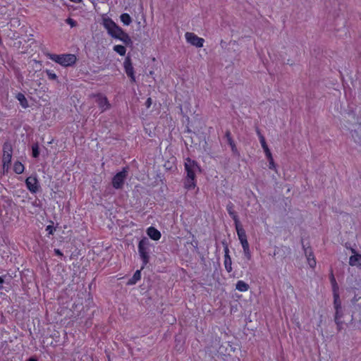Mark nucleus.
<instances>
[{
	"label": "nucleus",
	"instance_id": "cd10ccee",
	"mask_svg": "<svg viewBox=\"0 0 361 361\" xmlns=\"http://www.w3.org/2000/svg\"><path fill=\"white\" fill-rule=\"evenodd\" d=\"M332 286V290H333V294H334V298H340L339 293H338V285L337 283H334V284H331Z\"/></svg>",
	"mask_w": 361,
	"mask_h": 361
},
{
	"label": "nucleus",
	"instance_id": "a211bd4d",
	"mask_svg": "<svg viewBox=\"0 0 361 361\" xmlns=\"http://www.w3.org/2000/svg\"><path fill=\"white\" fill-rule=\"evenodd\" d=\"M147 233L154 240H159L161 236V233L153 226L147 228Z\"/></svg>",
	"mask_w": 361,
	"mask_h": 361
},
{
	"label": "nucleus",
	"instance_id": "bb28decb",
	"mask_svg": "<svg viewBox=\"0 0 361 361\" xmlns=\"http://www.w3.org/2000/svg\"><path fill=\"white\" fill-rule=\"evenodd\" d=\"M114 50L121 56H124L126 52V49L123 45H116L114 47Z\"/></svg>",
	"mask_w": 361,
	"mask_h": 361
},
{
	"label": "nucleus",
	"instance_id": "f257e3e1",
	"mask_svg": "<svg viewBox=\"0 0 361 361\" xmlns=\"http://www.w3.org/2000/svg\"><path fill=\"white\" fill-rule=\"evenodd\" d=\"M149 245L150 243L149 239L145 237L141 239L139 242L138 252L143 264V265L141 267V269H143L145 268V266H146L149 262Z\"/></svg>",
	"mask_w": 361,
	"mask_h": 361
},
{
	"label": "nucleus",
	"instance_id": "c9c22d12",
	"mask_svg": "<svg viewBox=\"0 0 361 361\" xmlns=\"http://www.w3.org/2000/svg\"><path fill=\"white\" fill-rule=\"evenodd\" d=\"M243 252H244V255H245V257L248 260H250L251 259V257H252L250 250V249H247V250H243Z\"/></svg>",
	"mask_w": 361,
	"mask_h": 361
},
{
	"label": "nucleus",
	"instance_id": "7c9ffc66",
	"mask_svg": "<svg viewBox=\"0 0 361 361\" xmlns=\"http://www.w3.org/2000/svg\"><path fill=\"white\" fill-rule=\"evenodd\" d=\"M51 224L49 225L46 228V231H48L49 235H53L55 231V228L54 227V222L51 221Z\"/></svg>",
	"mask_w": 361,
	"mask_h": 361
},
{
	"label": "nucleus",
	"instance_id": "f3484780",
	"mask_svg": "<svg viewBox=\"0 0 361 361\" xmlns=\"http://www.w3.org/2000/svg\"><path fill=\"white\" fill-rule=\"evenodd\" d=\"M196 176H192L191 178L188 176L184 179V187L187 190H192L196 187Z\"/></svg>",
	"mask_w": 361,
	"mask_h": 361
},
{
	"label": "nucleus",
	"instance_id": "5701e85b",
	"mask_svg": "<svg viewBox=\"0 0 361 361\" xmlns=\"http://www.w3.org/2000/svg\"><path fill=\"white\" fill-rule=\"evenodd\" d=\"M250 288L249 284L245 283L243 281H238L236 283V289L240 291L244 292L247 291Z\"/></svg>",
	"mask_w": 361,
	"mask_h": 361
},
{
	"label": "nucleus",
	"instance_id": "7ed1b4c3",
	"mask_svg": "<svg viewBox=\"0 0 361 361\" xmlns=\"http://www.w3.org/2000/svg\"><path fill=\"white\" fill-rule=\"evenodd\" d=\"M103 25L107 30L108 33L114 38L120 37V35L124 32L123 29L116 25L111 18H104Z\"/></svg>",
	"mask_w": 361,
	"mask_h": 361
},
{
	"label": "nucleus",
	"instance_id": "2eb2a0df",
	"mask_svg": "<svg viewBox=\"0 0 361 361\" xmlns=\"http://www.w3.org/2000/svg\"><path fill=\"white\" fill-rule=\"evenodd\" d=\"M350 251L353 255L350 257L349 264L352 267H361V255L357 253L354 248H350Z\"/></svg>",
	"mask_w": 361,
	"mask_h": 361
},
{
	"label": "nucleus",
	"instance_id": "aec40b11",
	"mask_svg": "<svg viewBox=\"0 0 361 361\" xmlns=\"http://www.w3.org/2000/svg\"><path fill=\"white\" fill-rule=\"evenodd\" d=\"M141 269L140 270H137L133 277L130 279L128 281V285H134L141 279Z\"/></svg>",
	"mask_w": 361,
	"mask_h": 361
},
{
	"label": "nucleus",
	"instance_id": "ddd939ff",
	"mask_svg": "<svg viewBox=\"0 0 361 361\" xmlns=\"http://www.w3.org/2000/svg\"><path fill=\"white\" fill-rule=\"evenodd\" d=\"M303 247L307 263L311 268L314 269L316 267L317 262L312 249L310 247L305 248L303 246Z\"/></svg>",
	"mask_w": 361,
	"mask_h": 361
},
{
	"label": "nucleus",
	"instance_id": "473e14b6",
	"mask_svg": "<svg viewBox=\"0 0 361 361\" xmlns=\"http://www.w3.org/2000/svg\"><path fill=\"white\" fill-rule=\"evenodd\" d=\"M226 210H227L228 214L235 211V206L231 202H229L227 204Z\"/></svg>",
	"mask_w": 361,
	"mask_h": 361
},
{
	"label": "nucleus",
	"instance_id": "58836bf2",
	"mask_svg": "<svg viewBox=\"0 0 361 361\" xmlns=\"http://www.w3.org/2000/svg\"><path fill=\"white\" fill-rule=\"evenodd\" d=\"M54 252H55V254L56 255H58L59 257H63V253L59 249H54Z\"/></svg>",
	"mask_w": 361,
	"mask_h": 361
},
{
	"label": "nucleus",
	"instance_id": "4be33fe9",
	"mask_svg": "<svg viewBox=\"0 0 361 361\" xmlns=\"http://www.w3.org/2000/svg\"><path fill=\"white\" fill-rule=\"evenodd\" d=\"M16 98L23 108H27L29 106L27 100L23 93L19 92L17 94Z\"/></svg>",
	"mask_w": 361,
	"mask_h": 361
},
{
	"label": "nucleus",
	"instance_id": "f704fd0d",
	"mask_svg": "<svg viewBox=\"0 0 361 361\" xmlns=\"http://www.w3.org/2000/svg\"><path fill=\"white\" fill-rule=\"evenodd\" d=\"M225 137L227 140V142H229V141H231L233 139L232 137V135H231V133L230 130H226V133H225Z\"/></svg>",
	"mask_w": 361,
	"mask_h": 361
},
{
	"label": "nucleus",
	"instance_id": "6e6552de",
	"mask_svg": "<svg viewBox=\"0 0 361 361\" xmlns=\"http://www.w3.org/2000/svg\"><path fill=\"white\" fill-rule=\"evenodd\" d=\"M90 97L96 99V103L102 109V112H104L111 108V104L109 103L107 97L104 94L101 93L92 94Z\"/></svg>",
	"mask_w": 361,
	"mask_h": 361
},
{
	"label": "nucleus",
	"instance_id": "6ab92c4d",
	"mask_svg": "<svg viewBox=\"0 0 361 361\" xmlns=\"http://www.w3.org/2000/svg\"><path fill=\"white\" fill-rule=\"evenodd\" d=\"M229 215L233 219V220L234 221L235 230L243 228V225L241 224V223L239 221L238 215L235 210L234 212H231V214H229Z\"/></svg>",
	"mask_w": 361,
	"mask_h": 361
},
{
	"label": "nucleus",
	"instance_id": "0eeeda50",
	"mask_svg": "<svg viewBox=\"0 0 361 361\" xmlns=\"http://www.w3.org/2000/svg\"><path fill=\"white\" fill-rule=\"evenodd\" d=\"M184 166H185V170L187 173L186 176H188L189 178H190L192 176H196V175H195L196 171L200 170L197 162L195 160L191 159L189 157L185 159Z\"/></svg>",
	"mask_w": 361,
	"mask_h": 361
},
{
	"label": "nucleus",
	"instance_id": "9b49d317",
	"mask_svg": "<svg viewBox=\"0 0 361 361\" xmlns=\"http://www.w3.org/2000/svg\"><path fill=\"white\" fill-rule=\"evenodd\" d=\"M126 73L130 78L132 82H135V77L134 74V68L133 67L131 59L129 56H127L123 63Z\"/></svg>",
	"mask_w": 361,
	"mask_h": 361
},
{
	"label": "nucleus",
	"instance_id": "a878e982",
	"mask_svg": "<svg viewBox=\"0 0 361 361\" xmlns=\"http://www.w3.org/2000/svg\"><path fill=\"white\" fill-rule=\"evenodd\" d=\"M228 144L230 145L233 154L237 157H239L240 152L238 150V148L236 147V145H235L234 140H232L231 141L228 142Z\"/></svg>",
	"mask_w": 361,
	"mask_h": 361
},
{
	"label": "nucleus",
	"instance_id": "c756f323",
	"mask_svg": "<svg viewBox=\"0 0 361 361\" xmlns=\"http://www.w3.org/2000/svg\"><path fill=\"white\" fill-rule=\"evenodd\" d=\"M45 72H46V73H47V75L48 76V78L49 80H57L58 77H57V75L55 73H52L49 70H46Z\"/></svg>",
	"mask_w": 361,
	"mask_h": 361
},
{
	"label": "nucleus",
	"instance_id": "423d86ee",
	"mask_svg": "<svg viewBox=\"0 0 361 361\" xmlns=\"http://www.w3.org/2000/svg\"><path fill=\"white\" fill-rule=\"evenodd\" d=\"M257 135H259L260 143L262 145V147L264 151V153L266 154V157L269 161V167L270 169H275L276 165L272 157V154L271 153L270 149L268 147V145L266 142L265 137L264 135L261 133L260 130L259 129L257 130Z\"/></svg>",
	"mask_w": 361,
	"mask_h": 361
},
{
	"label": "nucleus",
	"instance_id": "4468645a",
	"mask_svg": "<svg viewBox=\"0 0 361 361\" xmlns=\"http://www.w3.org/2000/svg\"><path fill=\"white\" fill-rule=\"evenodd\" d=\"M334 306L336 311L334 320L338 321V319H341L343 316V312L341 306V300L340 298H334Z\"/></svg>",
	"mask_w": 361,
	"mask_h": 361
},
{
	"label": "nucleus",
	"instance_id": "412c9836",
	"mask_svg": "<svg viewBox=\"0 0 361 361\" xmlns=\"http://www.w3.org/2000/svg\"><path fill=\"white\" fill-rule=\"evenodd\" d=\"M117 39H119L120 40H121L127 46L133 44V41L131 40L130 37L125 32H123L120 35V37H118Z\"/></svg>",
	"mask_w": 361,
	"mask_h": 361
},
{
	"label": "nucleus",
	"instance_id": "20e7f679",
	"mask_svg": "<svg viewBox=\"0 0 361 361\" xmlns=\"http://www.w3.org/2000/svg\"><path fill=\"white\" fill-rule=\"evenodd\" d=\"M13 145L11 142L6 141L3 145L2 164L4 169L8 170L11 164Z\"/></svg>",
	"mask_w": 361,
	"mask_h": 361
},
{
	"label": "nucleus",
	"instance_id": "393cba45",
	"mask_svg": "<svg viewBox=\"0 0 361 361\" xmlns=\"http://www.w3.org/2000/svg\"><path fill=\"white\" fill-rule=\"evenodd\" d=\"M121 20L126 25H128L131 23L132 19L129 14L123 13L120 16Z\"/></svg>",
	"mask_w": 361,
	"mask_h": 361
},
{
	"label": "nucleus",
	"instance_id": "f8f14e48",
	"mask_svg": "<svg viewBox=\"0 0 361 361\" xmlns=\"http://www.w3.org/2000/svg\"><path fill=\"white\" fill-rule=\"evenodd\" d=\"M236 232H237L238 239L242 245L243 250L250 249V245H249V243L247 239V235H246L245 230L243 228H242L236 230Z\"/></svg>",
	"mask_w": 361,
	"mask_h": 361
},
{
	"label": "nucleus",
	"instance_id": "a19ab883",
	"mask_svg": "<svg viewBox=\"0 0 361 361\" xmlns=\"http://www.w3.org/2000/svg\"><path fill=\"white\" fill-rule=\"evenodd\" d=\"M71 1L73 2H75V3H80V2H81L82 0H71Z\"/></svg>",
	"mask_w": 361,
	"mask_h": 361
},
{
	"label": "nucleus",
	"instance_id": "ea45409f",
	"mask_svg": "<svg viewBox=\"0 0 361 361\" xmlns=\"http://www.w3.org/2000/svg\"><path fill=\"white\" fill-rule=\"evenodd\" d=\"M27 361H37L36 358L32 357L27 360Z\"/></svg>",
	"mask_w": 361,
	"mask_h": 361
},
{
	"label": "nucleus",
	"instance_id": "2f4dec72",
	"mask_svg": "<svg viewBox=\"0 0 361 361\" xmlns=\"http://www.w3.org/2000/svg\"><path fill=\"white\" fill-rule=\"evenodd\" d=\"M66 23L67 24L70 25L72 27H76L78 25V23L71 18H68L66 20Z\"/></svg>",
	"mask_w": 361,
	"mask_h": 361
},
{
	"label": "nucleus",
	"instance_id": "b1692460",
	"mask_svg": "<svg viewBox=\"0 0 361 361\" xmlns=\"http://www.w3.org/2000/svg\"><path fill=\"white\" fill-rule=\"evenodd\" d=\"M24 166L20 161H16L13 166V171L17 174H21L24 171Z\"/></svg>",
	"mask_w": 361,
	"mask_h": 361
},
{
	"label": "nucleus",
	"instance_id": "e433bc0d",
	"mask_svg": "<svg viewBox=\"0 0 361 361\" xmlns=\"http://www.w3.org/2000/svg\"><path fill=\"white\" fill-rule=\"evenodd\" d=\"M334 321H335V323L337 325L338 331H340L341 330V329H342L343 322L341 321V319H338V321H336V320H334Z\"/></svg>",
	"mask_w": 361,
	"mask_h": 361
},
{
	"label": "nucleus",
	"instance_id": "4c0bfd02",
	"mask_svg": "<svg viewBox=\"0 0 361 361\" xmlns=\"http://www.w3.org/2000/svg\"><path fill=\"white\" fill-rule=\"evenodd\" d=\"M152 99L150 97H149L145 102L146 107L149 108L152 105Z\"/></svg>",
	"mask_w": 361,
	"mask_h": 361
},
{
	"label": "nucleus",
	"instance_id": "f03ea898",
	"mask_svg": "<svg viewBox=\"0 0 361 361\" xmlns=\"http://www.w3.org/2000/svg\"><path fill=\"white\" fill-rule=\"evenodd\" d=\"M49 59L63 66L73 65L77 60L75 55L71 54L61 55L51 54Z\"/></svg>",
	"mask_w": 361,
	"mask_h": 361
},
{
	"label": "nucleus",
	"instance_id": "c85d7f7f",
	"mask_svg": "<svg viewBox=\"0 0 361 361\" xmlns=\"http://www.w3.org/2000/svg\"><path fill=\"white\" fill-rule=\"evenodd\" d=\"M32 157L37 158L39 155V146L37 144H35L32 146Z\"/></svg>",
	"mask_w": 361,
	"mask_h": 361
},
{
	"label": "nucleus",
	"instance_id": "79ce46f5",
	"mask_svg": "<svg viewBox=\"0 0 361 361\" xmlns=\"http://www.w3.org/2000/svg\"><path fill=\"white\" fill-rule=\"evenodd\" d=\"M4 283V279L0 276V284Z\"/></svg>",
	"mask_w": 361,
	"mask_h": 361
},
{
	"label": "nucleus",
	"instance_id": "72a5a7b5",
	"mask_svg": "<svg viewBox=\"0 0 361 361\" xmlns=\"http://www.w3.org/2000/svg\"><path fill=\"white\" fill-rule=\"evenodd\" d=\"M329 280H330L331 284H334V283H337L336 280L335 279V276H334V271H333L332 269H331V271H330Z\"/></svg>",
	"mask_w": 361,
	"mask_h": 361
},
{
	"label": "nucleus",
	"instance_id": "39448f33",
	"mask_svg": "<svg viewBox=\"0 0 361 361\" xmlns=\"http://www.w3.org/2000/svg\"><path fill=\"white\" fill-rule=\"evenodd\" d=\"M128 174V168L124 167L112 178V185L115 189H122Z\"/></svg>",
	"mask_w": 361,
	"mask_h": 361
},
{
	"label": "nucleus",
	"instance_id": "9d476101",
	"mask_svg": "<svg viewBox=\"0 0 361 361\" xmlns=\"http://www.w3.org/2000/svg\"><path fill=\"white\" fill-rule=\"evenodd\" d=\"M25 184L27 189L32 193H36L37 192L39 191V189L40 188L38 179L36 176L27 177L25 180Z\"/></svg>",
	"mask_w": 361,
	"mask_h": 361
},
{
	"label": "nucleus",
	"instance_id": "1a4fd4ad",
	"mask_svg": "<svg viewBox=\"0 0 361 361\" xmlns=\"http://www.w3.org/2000/svg\"><path fill=\"white\" fill-rule=\"evenodd\" d=\"M185 39L188 42L190 43L192 45L195 46L196 47L201 48L203 47L204 39L197 37L193 32H187L185 33Z\"/></svg>",
	"mask_w": 361,
	"mask_h": 361
},
{
	"label": "nucleus",
	"instance_id": "dca6fc26",
	"mask_svg": "<svg viewBox=\"0 0 361 361\" xmlns=\"http://www.w3.org/2000/svg\"><path fill=\"white\" fill-rule=\"evenodd\" d=\"M224 252V266L226 271L230 273L232 271V261L229 255V249L227 246L225 247Z\"/></svg>",
	"mask_w": 361,
	"mask_h": 361
}]
</instances>
